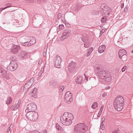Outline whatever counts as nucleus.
<instances>
[{
  "label": "nucleus",
  "mask_w": 133,
  "mask_h": 133,
  "mask_svg": "<svg viewBox=\"0 0 133 133\" xmlns=\"http://www.w3.org/2000/svg\"><path fill=\"white\" fill-rule=\"evenodd\" d=\"M26 116L27 118L30 121H34L37 118L38 114L35 111H26Z\"/></svg>",
  "instance_id": "3"
},
{
  "label": "nucleus",
  "mask_w": 133,
  "mask_h": 133,
  "mask_svg": "<svg viewBox=\"0 0 133 133\" xmlns=\"http://www.w3.org/2000/svg\"><path fill=\"white\" fill-rule=\"evenodd\" d=\"M106 47L104 45H102L100 46L98 50V52L100 53H102L105 50Z\"/></svg>",
  "instance_id": "18"
},
{
  "label": "nucleus",
  "mask_w": 133,
  "mask_h": 133,
  "mask_svg": "<svg viewBox=\"0 0 133 133\" xmlns=\"http://www.w3.org/2000/svg\"><path fill=\"white\" fill-rule=\"evenodd\" d=\"M124 7V3H123L121 5V8H123Z\"/></svg>",
  "instance_id": "52"
},
{
  "label": "nucleus",
  "mask_w": 133,
  "mask_h": 133,
  "mask_svg": "<svg viewBox=\"0 0 133 133\" xmlns=\"http://www.w3.org/2000/svg\"><path fill=\"white\" fill-rule=\"evenodd\" d=\"M12 126V125H11L10 127L8 128L7 130V133H11V127Z\"/></svg>",
  "instance_id": "32"
},
{
  "label": "nucleus",
  "mask_w": 133,
  "mask_h": 133,
  "mask_svg": "<svg viewBox=\"0 0 133 133\" xmlns=\"http://www.w3.org/2000/svg\"><path fill=\"white\" fill-rule=\"evenodd\" d=\"M61 15V13H59L58 14V15H57V17H58V18H60L61 17V16H60Z\"/></svg>",
  "instance_id": "49"
},
{
  "label": "nucleus",
  "mask_w": 133,
  "mask_h": 133,
  "mask_svg": "<svg viewBox=\"0 0 133 133\" xmlns=\"http://www.w3.org/2000/svg\"><path fill=\"white\" fill-rule=\"evenodd\" d=\"M126 54V51L124 49L120 50L118 52V56L119 58L121 57L123 54Z\"/></svg>",
  "instance_id": "20"
},
{
  "label": "nucleus",
  "mask_w": 133,
  "mask_h": 133,
  "mask_svg": "<svg viewBox=\"0 0 133 133\" xmlns=\"http://www.w3.org/2000/svg\"><path fill=\"white\" fill-rule=\"evenodd\" d=\"M102 111H101L99 110V111L98 114H99V115H101L102 113Z\"/></svg>",
  "instance_id": "51"
},
{
  "label": "nucleus",
  "mask_w": 133,
  "mask_h": 133,
  "mask_svg": "<svg viewBox=\"0 0 133 133\" xmlns=\"http://www.w3.org/2000/svg\"><path fill=\"white\" fill-rule=\"evenodd\" d=\"M101 129L103 130L104 129L105 127L103 123H101Z\"/></svg>",
  "instance_id": "39"
},
{
  "label": "nucleus",
  "mask_w": 133,
  "mask_h": 133,
  "mask_svg": "<svg viewBox=\"0 0 133 133\" xmlns=\"http://www.w3.org/2000/svg\"><path fill=\"white\" fill-rule=\"evenodd\" d=\"M88 129L87 127L84 123L78 124L75 127L74 130L77 133H83L86 132Z\"/></svg>",
  "instance_id": "2"
},
{
  "label": "nucleus",
  "mask_w": 133,
  "mask_h": 133,
  "mask_svg": "<svg viewBox=\"0 0 133 133\" xmlns=\"http://www.w3.org/2000/svg\"><path fill=\"white\" fill-rule=\"evenodd\" d=\"M124 101V99L121 96H119L117 97L114 101V103H120L122 104Z\"/></svg>",
  "instance_id": "11"
},
{
  "label": "nucleus",
  "mask_w": 133,
  "mask_h": 133,
  "mask_svg": "<svg viewBox=\"0 0 133 133\" xmlns=\"http://www.w3.org/2000/svg\"><path fill=\"white\" fill-rule=\"evenodd\" d=\"M21 44L25 46H30L31 45V44L30 43H29V41H26L24 42H22L21 43Z\"/></svg>",
  "instance_id": "23"
},
{
  "label": "nucleus",
  "mask_w": 133,
  "mask_h": 133,
  "mask_svg": "<svg viewBox=\"0 0 133 133\" xmlns=\"http://www.w3.org/2000/svg\"><path fill=\"white\" fill-rule=\"evenodd\" d=\"M126 54H123V56L120 58L122 59L123 61H125L127 59V56L126 55Z\"/></svg>",
  "instance_id": "25"
},
{
  "label": "nucleus",
  "mask_w": 133,
  "mask_h": 133,
  "mask_svg": "<svg viewBox=\"0 0 133 133\" xmlns=\"http://www.w3.org/2000/svg\"><path fill=\"white\" fill-rule=\"evenodd\" d=\"M98 76L102 79H104L107 75H108V73L104 70L102 69H99L97 72Z\"/></svg>",
  "instance_id": "6"
},
{
  "label": "nucleus",
  "mask_w": 133,
  "mask_h": 133,
  "mask_svg": "<svg viewBox=\"0 0 133 133\" xmlns=\"http://www.w3.org/2000/svg\"><path fill=\"white\" fill-rule=\"evenodd\" d=\"M93 50V48L92 47H91L89 49L88 51V53H87V57L90 55V53Z\"/></svg>",
  "instance_id": "28"
},
{
  "label": "nucleus",
  "mask_w": 133,
  "mask_h": 133,
  "mask_svg": "<svg viewBox=\"0 0 133 133\" xmlns=\"http://www.w3.org/2000/svg\"><path fill=\"white\" fill-rule=\"evenodd\" d=\"M18 108H16V106H15V105H12L11 107V110H14Z\"/></svg>",
  "instance_id": "34"
},
{
  "label": "nucleus",
  "mask_w": 133,
  "mask_h": 133,
  "mask_svg": "<svg viewBox=\"0 0 133 133\" xmlns=\"http://www.w3.org/2000/svg\"><path fill=\"white\" fill-rule=\"evenodd\" d=\"M43 69H41L39 73V75H41L42 73L43 72Z\"/></svg>",
  "instance_id": "43"
},
{
  "label": "nucleus",
  "mask_w": 133,
  "mask_h": 133,
  "mask_svg": "<svg viewBox=\"0 0 133 133\" xmlns=\"http://www.w3.org/2000/svg\"><path fill=\"white\" fill-rule=\"evenodd\" d=\"M71 33H63V35L60 38V39L63 41L64 39L66 38L71 35Z\"/></svg>",
  "instance_id": "19"
},
{
  "label": "nucleus",
  "mask_w": 133,
  "mask_h": 133,
  "mask_svg": "<svg viewBox=\"0 0 133 133\" xmlns=\"http://www.w3.org/2000/svg\"><path fill=\"white\" fill-rule=\"evenodd\" d=\"M102 7H103V8L101 9V11H102L104 12V11L106 12L110 11V8L107 5L104 4L103 5Z\"/></svg>",
  "instance_id": "17"
},
{
  "label": "nucleus",
  "mask_w": 133,
  "mask_h": 133,
  "mask_svg": "<svg viewBox=\"0 0 133 133\" xmlns=\"http://www.w3.org/2000/svg\"><path fill=\"white\" fill-rule=\"evenodd\" d=\"M72 94L69 91H67L65 94L64 97L65 100L68 103H69L72 101Z\"/></svg>",
  "instance_id": "7"
},
{
  "label": "nucleus",
  "mask_w": 133,
  "mask_h": 133,
  "mask_svg": "<svg viewBox=\"0 0 133 133\" xmlns=\"http://www.w3.org/2000/svg\"><path fill=\"white\" fill-rule=\"evenodd\" d=\"M0 73L3 77L7 78L8 74L6 70L3 68H0Z\"/></svg>",
  "instance_id": "16"
},
{
  "label": "nucleus",
  "mask_w": 133,
  "mask_h": 133,
  "mask_svg": "<svg viewBox=\"0 0 133 133\" xmlns=\"http://www.w3.org/2000/svg\"><path fill=\"white\" fill-rule=\"evenodd\" d=\"M127 67V66H125L123 67V68H124V69H126Z\"/></svg>",
  "instance_id": "56"
},
{
  "label": "nucleus",
  "mask_w": 133,
  "mask_h": 133,
  "mask_svg": "<svg viewBox=\"0 0 133 133\" xmlns=\"http://www.w3.org/2000/svg\"><path fill=\"white\" fill-rule=\"evenodd\" d=\"M19 47L16 45H14L10 50V51L14 54L17 53L19 49Z\"/></svg>",
  "instance_id": "14"
},
{
  "label": "nucleus",
  "mask_w": 133,
  "mask_h": 133,
  "mask_svg": "<svg viewBox=\"0 0 133 133\" xmlns=\"http://www.w3.org/2000/svg\"><path fill=\"white\" fill-rule=\"evenodd\" d=\"M122 39V42L124 40V39Z\"/></svg>",
  "instance_id": "60"
},
{
  "label": "nucleus",
  "mask_w": 133,
  "mask_h": 133,
  "mask_svg": "<svg viewBox=\"0 0 133 133\" xmlns=\"http://www.w3.org/2000/svg\"><path fill=\"white\" fill-rule=\"evenodd\" d=\"M121 39H119V41H118V42H119L120 41H121Z\"/></svg>",
  "instance_id": "57"
},
{
  "label": "nucleus",
  "mask_w": 133,
  "mask_h": 133,
  "mask_svg": "<svg viewBox=\"0 0 133 133\" xmlns=\"http://www.w3.org/2000/svg\"><path fill=\"white\" fill-rule=\"evenodd\" d=\"M61 57L58 56H56L55 58L54 65L55 67L59 68H60V64L62 61Z\"/></svg>",
  "instance_id": "9"
},
{
  "label": "nucleus",
  "mask_w": 133,
  "mask_h": 133,
  "mask_svg": "<svg viewBox=\"0 0 133 133\" xmlns=\"http://www.w3.org/2000/svg\"><path fill=\"white\" fill-rule=\"evenodd\" d=\"M53 85L55 87H56L57 84V82L56 81L54 80L52 83Z\"/></svg>",
  "instance_id": "38"
},
{
  "label": "nucleus",
  "mask_w": 133,
  "mask_h": 133,
  "mask_svg": "<svg viewBox=\"0 0 133 133\" xmlns=\"http://www.w3.org/2000/svg\"><path fill=\"white\" fill-rule=\"evenodd\" d=\"M31 36H27L25 38L26 41H30V39H31Z\"/></svg>",
  "instance_id": "36"
},
{
  "label": "nucleus",
  "mask_w": 133,
  "mask_h": 133,
  "mask_svg": "<svg viewBox=\"0 0 133 133\" xmlns=\"http://www.w3.org/2000/svg\"><path fill=\"white\" fill-rule=\"evenodd\" d=\"M110 87L109 86H108L105 87V89H109L110 88Z\"/></svg>",
  "instance_id": "48"
},
{
  "label": "nucleus",
  "mask_w": 133,
  "mask_h": 133,
  "mask_svg": "<svg viewBox=\"0 0 133 133\" xmlns=\"http://www.w3.org/2000/svg\"><path fill=\"white\" fill-rule=\"evenodd\" d=\"M101 115H99L98 114V115H97V117L98 118L99 117H100Z\"/></svg>",
  "instance_id": "55"
},
{
  "label": "nucleus",
  "mask_w": 133,
  "mask_h": 133,
  "mask_svg": "<svg viewBox=\"0 0 133 133\" xmlns=\"http://www.w3.org/2000/svg\"><path fill=\"white\" fill-rule=\"evenodd\" d=\"M64 89V87H63V86H61L60 88L59 89V90L60 91V92H62V91L63 89Z\"/></svg>",
  "instance_id": "42"
},
{
  "label": "nucleus",
  "mask_w": 133,
  "mask_h": 133,
  "mask_svg": "<svg viewBox=\"0 0 133 133\" xmlns=\"http://www.w3.org/2000/svg\"><path fill=\"white\" fill-rule=\"evenodd\" d=\"M34 81V78L33 77L29 81H27L24 85V88L26 89H28L32 85Z\"/></svg>",
  "instance_id": "10"
},
{
  "label": "nucleus",
  "mask_w": 133,
  "mask_h": 133,
  "mask_svg": "<svg viewBox=\"0 0 133 133\" xmlns=\"http://www.w3.org/2000/svg\"><path fill=\"white\" fill-rule=\"evenodd\" d=\"M17 66L16 60H14L11 61L9 65L7 67L6 69L7 70L10 71H14L17 69Z\"/></svg>",
  "instance_id": "4"
},
{
  "label": "nucleus",
  "mask_w": 133,
  "mask_h": 133,
  "mask_svg": "<svg viewBox=\"0 0 133 133\" xmlns=\"http://www.w3.org/2000/svg\"><path fill=\"white\" fill-rule=\"evenodd\" d=\"M102 30H101L100 31V34L102 35L103 33V32Z\"/></svg>",
  "instance_id": "54"
},
{
  "label": "nucleus",
  "mask_w": 133,
  "mask_h": 133,
  "mask_svg": "<svg viewBox=\"0 0 133 133\" xmlns=\"http://www.w3.org/2000/svg\"><path fill=\"white\" fill-rule=\"evenodd\" d=\"M107 14H108V15H109V14H110V13H108Z\"/></svg>",
  "instance_id": "59"
},
{
  "label": "nucleus",
  "mask_w": 133,
  "mask_h": 133,
  "mask_svg": "<svg viewBox=\"0 0 133 133\" xmlns=\"http://www.w3.org/2000/svg\"><path fill=\"white\" fill-rule=\"evenodd\" d=\"M6 5L8 6H5L4 8H1L0 9H2V10H3L5 9H6L7 8H8L11 7V3H7L6 4Z\"/></svg>",
  "instance_id": "26"
},
{
  "label": "nucleus",
  "mask_w": 133,
  "mask_h": 133,
  "mask_svg": "<svg viewBox=\"0 0 133 133\" xmlns=\"http://www.w3.org/2000/svg\"><path fill=\"white\" fill-rule=\"evenodd\" d=\"M57 127V129L58 130H59L61 129L62 127L59 125V124L57 123L56 125Z\"/></svg>",
  "instance_id": "37"
},
{
  "label": "nucleus",
  "mask_w": 133,
  "mask_h": 133,
  "mask_svg": "<svg viewBox=\"0 0 133 133\" xmlns=\"http://www.w3.org/2000/svg\"><path fill=\"white\" fill-rule=\"evenodd\" d=\"M114 105L115 109L117 111H121L123 108L122 104L114 103Z\"/></svg>",
  "instance_id": "13"
},
{
  "label": "nucleus",
  "mask_w": 133,
  "mask_h": 133,
  "mask_svg": "<svg viewBox=\"0 0 133 133\" xmlns=\"http://www.w3.org/2000/svg\"><path fill=\"white\" fill-rule=\"evenodd\" d=\"M31 133H40L38 131H34L32 132Z\"/></svg>",
  "instance_id": "44"
},
{
  "label": "nucleus",
  "mask_w": 133,
  "mask_h": 133,
  "mask_svg": "<svg viewBox=\"0 0 133 133\" xmlns=\"http://www.w3.org/2000/svg\"><path fill=\"white\" fill-rule=\"evenodd\" d=\"M12 101V99L11 97H10L8 98L6 102V103L7 104H10Z\"/></svg>",
  "instance_id": "24"
},
{
  "label": "nucleus",
  "mask_w": 133,
  "mask_h": 133,
  "mask_svg": "<svg viewBox=\"0 0 133 133\" xmlns=\"http://www.w3.org/2000/svg\"><path fill=\"white\" fill-rule=\"evenodd\" d=\"M124 11L125 12H127L128 11V9L127 8H125L124 10Z\"/></svg>",
  "instance_id": "46"
},
{
  "label": "nucleus",
  "mask_w": 133,
  "mask_h": 133,
  "mask_svg": "<svg viewBox=\"0 0 133 133\" xmlns=\"http://www.w3.org/2000/svg\"><path fill=\"white\" fill-rule=\"evenodd\" d=\"M38 89L36 88H34L33 89L30 93V95L31 96L34 98L37 97V94Z\"/></svg>",
  "instance_id": "15"
},
{
  "label": "nucleus",
  "mask_w": 133,
  "mask_h": 133,
  "mask_svg": "<svg viewBox=\"0 0 133 133\" xmlns=\"http://www.w3.org/2000/svg\"><path fill=\"white\" fill-rule=\"evenodd\" d=\"M131 53H133V50H132L131 51Z\"/></svg>",
  "instance_id": "61"
},
{
  "label": "nucleus",
  "mask_w": 133,
  "mask_h": 133,
  "mask_svg": "<svg viewBox=\"0 0 133 133\" xmlns=\"http://www.w3.org/2000/svg\"><path fill=\"white\" fill-rule=\"evenodd\" d=\"M71 30L70 29H65L64 30V31L63 33H71Z\"/></svg>",
  "instance_id": "33"
},
{
  "label": "nucleus",
  "mask_w": 133,
  "mask_h": 133,
  "mask_svg": "<svg viewBox=\"0 0 133 133\" xmlns=\"http://www.w3.org/2000/svg\"><path fill=\"white\" fill-rule=\"evenodd\" d=\"M84 75H85V74H84Z\"/></svg>",
  "instance_id": "62"
},
{
  "label": "nucleus",
  "mask_w": 133,
  "mask_h": 133,
  "mask_svg": "<svg viewBox=\"0 0 133 133\" xmlns=\"http://www.w3.org/2000/svg\"><path fill=\"white\" fill-rule=\"evenodd\" d=\"M98 104L96 102H94L91 106V108L94 109H95L96 107L97 106Z\"/></svg>",
  "instance_id": "27"
},
{
  "label": "nucleus",
  "mask_w": 133,
  "mask_h": 133,
  "mask_svg": "<svg viewBox=\"0 0 133 133\" xmlns=\"http://www.w3.org/2000/svg\"><path fill=\"white\" fill-rule=\"evenodd\" d=\"M107 95V93L105 92L103 93L102 95V96L103 97H105Z\"/></svg>",
  "instance_id": "45"
},
{
  "label": "nucleus",
  "mask_w": 133,
  "mask_h": 133,
  "mask_svg": "<svg viewBox=\"0 0 133 133\" xmlns=\"http://www.w3.org/2000/svg\"><path fill=\"white\" fill-rule=\"evenodd\" d=\"M104 108V106L103 105H102L101 107V108L100 109V110L102 111L103 110V109Z\"/></svg>",
  "instance_id": "47"
},
{
  "label": "nucleus",
  "mask_w": 133,
  "mask_h": 133,
  "mask_svg": "<svg viewBox=\"0 0 133 133\" xmlns=\"http://www.w3.org/2000/svg\"><path fill=\"white\" fill-rule=\"evenodd\" d=\"M27 108L25 111H34L37 109L36 105L33 103L29 104L26 106Z\"/></svg>",
  "instance_id": "5"
},
{
  "label": "nucleus",
  "mask_w": 133,
  "mask_h": 133,
  "mask_svg": "<svg viewBox=\"0 0 133 133\" xmlns=\"http://www.w3.org/2000/svg\"><path fill=\"white\" fill-rule=\"evenodd\" d=\"M90 46L88 42H86L84 44V47L85 48H88Z\"/></svg>",
  "instance_id": "35"
},
{
  "label": "nucleus",
  "mask_w": 133,
  "mask_h": 133,
  "mask_svg": "<svg viewBox=\"0 0 133 133\" xmlns=\"http://www.w3.org/2000/svg\"><path fill=\"white\" fill-rule=\"evenodd\" d=\"M101 133H102L101 132Z\"/></svg>",
  "instance_id": "63"
},
{
  "label": "nucleus",
  "mask_w": 133,
  "mask_h": 133,
  "mask_svg": "<svg viewBox=\"0 0 133 133\" xmlns=\"http://www.w3.org/2000/svg\"><path fill=\"white\" fill-rule=\"evenodd\" d=\"M29 53L26 51H22L21 52L19 55V58L21 59H23L24 58H25L28 56Z\"/></svg>",
  "instance_id": "12"
},
{
  "label": "nucleus",
  "mask_w": 133,
  "mask_h": 133,
  "mask_svg": "<svg viewBox=\"0 0 133 133\" xmlns=\"http://www.w3.org/2000/svg\"><path fill=\"white\" fill-rule=\"evenodd\" d=\"M108 76L107 75V76L105 77H106L105 78V81L107 82H109L111 80V77L108 76Z\"/></svg>",
  "instance_id": "29"
},
{
  "label": "nucleus",
  "mask_w": 133,
  "mask_h": 133,
  "mask_svg": "<svg viewBox=\"0 0 133 133\" xmlns=\"http://www.w3.org/2000/svg\"><path fill=\"white\" fill-rule=\"evenodd\" d=\"M20 104V100H19L18 101V103H17V105H16V108H18L19 107V105Z\"/></svg>",
  "instance_id": "41"
},
{
  "label": "nucleus",
  "mask_w": 133,
  "mask_h": 133,
  "mask_svg": "<svg viewBox=\"0 0 133 133\" xmlns=\"http://www.w3.org/2000/svg\"><path fill=\"white\" fill-rule=\"evenodd\" d=\"M82 78L81 76H78L77 77L76 80V81L77 84H81L82 82Z\"/></svg>",
  "instance_id": "21"
},
{
  "label": "nucleus",
  "mask_w": 133,
  "mask_h": 133,
  "mask_svg": "<svg viewBox=\"0 0 133 133\" xmlns=\"http://www.w3.org/2000/svg\"><path fill=\"white\" fill-rule=\"evenodd\" d=\"M105 120V118L103 117L102 118V123H103V122H104Z\"/></svg>",
  "instance_id": "50"
},
{
  "label": "nucleus",
  "mask_w": 133,
  "mask_h": 133,
  "mask_svg": "<svg viewBox=\"0 0 133 133\" xmlns=\"http://www.w3.org/2000/svg\"><path fill=\"white\" fill-rule=\"evenodd\" d=\"M64 27V26L63 25H60L58 28L60 30H62L63 29Z\"/></svg>",
  "instance_id": "40"
},
{
  "label": "nucleus",
  "mask_w": 133,
  "mask_h": 133,
  "mask_svg": "<svg viewBox=\"0 0 133 133\" xmlns=\"http://www.w3.org/2000/svg\"><path fill=\"white\" fill-rule=\"evenodd\" d=\"M125 69H124V68H122V72H124L125 70Z\"/></svg>",
  "instance_id": "53"
},
{
  "label": "nucleus",
  "mask_w": 133,
  "mask_h": 133,
  "mask_svg": "<svg viewBox=\"0 0 133 133\" xmlns=\"http://www.w3.org/2000/svg\"><path fill=\"white\" fill-rule=\"evenodd\" d=\"M76 69V63L73 62H71L69 63L68 66V70L70 72H72Z\"/></svg>",
  "instance_id": "8"
},
{
  "label": "nucleus",
  "mask_w": 133,
  "mask_h": 133,
  "mask_svg": "<svg viewBox=\"0 0 133 133\" xmlns=\"http://www.w3.org/2000/svg\"><path fill=\"white\" fill-rule=\"evenodd\" d=\"M31 39H30V41L29 42V43H31V45H32L36 43V40L35 38L33 37H31Z\"/></svg>",
  "instance_id": "22"
},
{
  "label": "nucleus",
  "mask_w": 133,
  "mask_h": 133,
  "mask_svg": "<svg viewBox=\"0 0 133 133\" xmlns=\"http://www.w3.org/2000/svg\"><path fill=\"white\" fill-rule=\"evenodd\" d=\"M107 19V18L106 16L103 17L101 19V22L102 23L105 22Z\"/></svg>",
  "instance_id": "30"
},
{
  "label": "nucleus",
  "mask_w": 133,
  "mask_h": 133,
  "mask_svg": "<svg viewBox=\"0 0 133 133\" xmlns=\"http://www.w3.org/2000/svg\"><path fill=\"white\" fill-rule=\"evenodd\" d=\"M112 133H121V131L119 129H117L113 131Z\"/></svg>",
  "instance_id": "31"
},
{
  "label": "nucleus",
  "mask_w": 133,
  "mask_h": 133,
  "mask_svg": "<svg viewBox=\"0 0 133 133\" xmlns=\"http://www.w3.org/2000/svg\"><path fill=\"white\" fill-rule=\"evenodd\" d=\"M74 116L71 113L65 112L61 116L60 119L62 123L64 125H69L72 123Z\"/></svg>",
  "instance_id": "1"
},
{
  "label": "nucleus",
  "mask_w": 133,
  "mask_h": 133,
  "mask_svg": "<svg viewBox=\"0 0 133 133\" xmlns=\"http://www.w3.org/2000/svg\"><path fill=\"white\" fill-rule=\"evenodd\" d=\"M42 60L41 59H40L39 60V62L41 61V62L42 61Z\"/></svg>",
  "instance_id": "58"
}]
</instances>
